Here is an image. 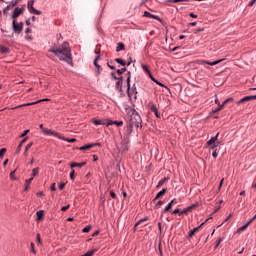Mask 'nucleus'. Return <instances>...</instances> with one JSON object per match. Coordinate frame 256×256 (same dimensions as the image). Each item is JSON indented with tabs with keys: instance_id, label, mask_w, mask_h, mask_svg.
I'll return each mask as SVG.
<instances>
[{
	"instance_id": "obj_58",
	"label": "nucleus",
	"mask_w": 256,
	"mask_h": 256,
	"mask_svg": "<svg viewBox=\"0 0 256 256\" xmlns=\"http://www.w3.org/2000/svg\"><path fill=\"white\" fill-rule=\"evenodd\" d=\"M189 16L192 17V19H197V15L194 13H190Z\"/></svg>"
},
{
	"instance_id": "obj_33",
	"label": "nucleus",
	"mask_w": 256,
	"mask_h": 256,
	"mask_svg": "<svg viewBox=\"0 0 256 256\" xmlns=\"http://www.w3.org/2000/svg\"><path fill=\"white\" fill-rule=\"evenodd\" d=\"M39 174V167H36L32 170V177H36Z\"/></svg>"
},
{
	"instance_id": "obj_29",
	"label": "nucleus",
	"mask_w": 256,
	"mask_h": 256,
	"mask_svg": "<svg viewBox=\"0 0 256 256\" xmlns=\"http://www.w3.org/2000/svg\"><path fill=\"white\" fill-rule=\"evenodd\" d=\"M167 181H169V178H164V179L160 180L157 187H163L165 185V183H167Z\"/></svg>"
},
{
	"instance_id": "obj_50",
	"label": "nucleus",
	"mask_w": 256,
	"mask_h": 256,
	"mask_svg": "<svg viewBox=\"0 0 256 256\" xmlns=\"http://www.w3.org/2000/svg\"><path fill=\"white\" fill-rule=\"evenodd\" d=\"M59 189H60V191H63V189H65V183H60L59 184Z\"/></svg>"
},
{
	"instance_id": "obj_62",
	"label": "nucleus",
	"mask_w": 256,
	"mask_h": 256,
	"mask_svg": "<svg viewBox=\"0 0 256 256\" xmlns=\"http://www.w3.org/2000/svg\"><path fill=\"white\" fill-rule=\"evenodd\" d=\"M179 211H180L179 208H176V209L172 212V214H173V215H177V213H179Z\"/></svg>"
},
{
	"instance_id": "obj_42",
	"label": "nucleus",
	"mask_w": 256,
	"mask_h": 256,
	"mask_svg": "<svg viewBox=\"0 0 256 256\" xmlns=\"http://www.w3.org/2000/svg\"><path fill=\"white\" fill-rule=\"evenodd\" d=\"M89 231H91V226H86L83 228L82 233H89Z\"/></svg>"
},
{
	"instance_id": "obj_6",
	"label": "nucleus",
	"mask_w": 256,
	"mask_h": 256,
	"mask_svg": "<svg viewBox=\"0 0 256 256\" xmlns=\"http://www.w3.org/2000/svg\"><path fill=\"white\" fill-rule=\"evenodd\" d=\"M223 60H216L213 62L207 61V60H197L196 63L197 65H210V66H215V65H219V63H221Z\"/></svg>"
},
{
	"instance_id": "obj_53",
	"label": "nucleus",
	"mask_w": 256,
	"mask_h": 256,
	"mask_svg": "<svg viewBox=\"0 0 256 256\" xmlns=\"http://www.w3.org/2000/svg\"><path fill=\"white\" fill-rule=\"evenodd\" d=\"M51 191H57V187L55 186V183H53L52 185H51Z\"/></svg>"
},
{
	"instance_id": "obj_49",
	"label": "nucleus",
	"mask_w": 256,
	"mask_h": 256,
	"mask_svg": "<svg viewBox=\"0 0 256 256\" xmlns=\"http://www.w3.org/2000/svg\"><path fill=\"white\" fill-rule=\"evenodd\" d=\"M255 220H256V215H255L252 219H250V220L246 223V225L249 226V224H251V223L254 222Z\"/></svg>"
},
{
	"instance_id": "obj_5",
	"label": "nucleus",
	"mask_w": 256,
	"mask_h": 256,
	"mask_svg": "<svg viewBox=\"0 0 256 256\" xmlns=\"http://www.w3.org/2000/svg\"><path fill=\"white\" fill-rule=\"evenodd\" d=\"M13 31L18 35L23 31V22L17 23L16 20L12 21Z\"/></svg>"
},
{
	"instance_id": "obj_14",
	"label": "nucleus",
	"mask_w": 256,
	"mask_h": 256,
	"mask_svg": "<svg viewBox=\"0 0 256 256\" xmlns=\"http://www.w3.org/2000/svg\"><path fill=\"white\" fill-rule=\"evenodd\" d=\"M42 101H49V99H42V100H38L36 102H32V103H27V104H23V105H20L18 107H29L31 105H37V103H42Z\"/></svg>"
},
{
	"instance_id": "obj_3",
	"label": "nucleus",
	"mask_w": 256,
	"mask_h": 256,
	"mask_svg": "<svg viewBox=\"0 0 256 256\" xmlns=\"http://www.w3.org/2000/svg\"><path fill=\"white\" fill-rule=\"evenodd\" d=\"M127 95L129 99L137 100V86H135V84H133L132 87H131V82L127 84Z\"/></svg>"
},
{
	"instance_id": "obj_46",
	"label": "nucleus",
	"mask_w": 256,
	"mask_h": 256,
	"mask_svg": "<svg viewBox=\"0 0 256 256\" xmlns=\"http://www.w3.org/2000/svg\"><path fill=\"white\" fill-rule=\"evenodd\" d=\"M233 101V98H227L224 102L223 105H227V103H231Z\"/></svg>"
},
{
	"instance_id": "obj_34",
	"label": "nucleus",
	"mask_w": 256,
	"mask_h": 256,
	"mask_svg": "<svg viewBox=\"0 0 256 256\" xmlns=\"http://www.w3.org/2000/svg\"><path fill=\"white\" fill-rule=\"evenodd\" d=\"M247 227H249V224H245L242 227L238 228V230H237L238 233H241V232L245 231V229H247Z\"/></svg>"
},
{
	"instance_id": "obj_26",
	"label": "nucleus",
	"mask_w": 256,
	"mask_h": 256,
	"mask_svg": "<svg viewBox=\"0 0 256 256\" xmlns=\"http://www.w3.org/2000/svg\"><path fill=\"white\" fill-rule=\"evenodd\" d=\"M115 62L119 63V65H122V67H125V65H127V62H125V60H123L121 58H116Z\"/></svg>"
},
{
	"instance_id": "obj_15",
	"label": "nucleus",
	"mask_w": 256,
	"mask_h": 256,
	"mask_svg": "<svg viewBox=\"0 0 256 256\" xmlns=\"http://www.w3.org/2000/svg\"><path fill=\"white\" fill-rule=\"evenodd\" d=\"M85 165H87V162H81V163H77V162H73L70 164V167L73 169L75 167H85Z\"/></svg>"
},
{
	"instance_id": "obj_54",
	"label": "nucleus",
	"mask_w": 256,
	"mask_h": 256,
	"mask_svg": "<svg viewBox=\"0 0 256 256\" xmlns=\"http://www.w3.org/2000/svg\"><path fill=\"white\" fill-rule=\"evenodd\" d=\"M28 133H29V130H25V131L21 134L20 137H25L26 135H28Z\"/></svg>"
},
{
	"instance_id": "obj_37",
	"label": "nucleus",
	"mask_w": 256,
	"mask_h": 256,
	"mask_svg": "<svg viewBox=\"0 0 256 256\" xmlns=\"http://www.w3.org/2000/svg\"><path fill=\"white\" fill-rule=\"evenodd\" d=\"M125 71H127V68L118 69V70L116 71V73H117L118 75H123V74L125 73Z\"/></svg>"
},
{
	"instance_id": "obj_12",
	"label": "nucleus",
	"mask_w": 256,
	"mask_h": 256,
	"mask_svg": "<svg viewBox=\"0 0 256 256\" xmlns=\"http://www.w3.org/2000/svg\"><path fill=\"white\" fill-rule=\"evenodd\" d=\"M106 125L107 127H109V125H116L117 127H122L123 121L106 120Z\"/></svg>"
},
{
	"instance_id": "obj_63",
	"label": "nucleus",
	"mask_w": 256,
	"mask_h": 256,
	"mask_svg": "<svg viewBox=\"0 0 256 256\" xmlns=\"http://www.w3.org/2000/svg\"><path fill=\"white\" fill-rule=\"evenodd\" d=\"M161 205H163V201H158L156 207H161Z\"/></svg>"
},
{
	"instance_id": "obj_51",
	"label": "nucleus",
	"mask_w": 256,
	"mask_h": 256,
	"mask_svg": "<svg viewBox=\"0 0 256 256\" xmlns=\"http://www.w3.org/2000/svg\"><path fill=\"white\" fill-rule=\"evenodd\" d=\"M183 0H168V3H181Z\"/></svg>"
},
{
	"instance_id": "obj_55",
	"label": "nucleus",
	"mask_w": 256,
	"mask_h": 256,
	"mask_svg": "<svg viewBox=\"0 0 256 256\" xmlns=\"http://www.w3.org/2000/svg\"><path fill=\"white\" fill-rule=\"evenodd\" d=\"M10 179H15V170L10 173Z\"/></svg>"
},
{
	"instance_id": "obj_36",
	"label": "nucleus",
	"mask_w": 256,
	"mask_h": 256,
	"mask_svg": "<svg viewBox=\"0 0 256 256\" xmlns=\"http://www.w3.org/2000/svg\"><path fill=\"white\" fill-rule=\"evenodd\" d=\"M0 52H1V53H9V48L4 47V46H1V47H0Z\"/></svg>"
},
{
	"instance_id": "obj_38",
	"label": "nucleus",
	"mask_w": 256,
	"mask_h": 256,
	"mask_svg": "<svg viewBox=\"0 0 256 256\" xmlns=\"http://www.w3.org/2000/svg\"><path fill=\"white\" fill-rule=\"evenodd\" d=\"M21 149H23V145L22 144H19L16 151H15V154L16 155H19V153H21Z\"/></svg>"
},
{
	"instance_id": "obj_32",
	"label": "nucleus",
	"mask_w": 256,
	"mask_h": 256,
	"mask_svg": "<svg viewBox=\"0 0 256 256\" xmlns=\"http://www.w3.org/2000/svg\"><path fill=\"white\" fill-rule=\"evenodd\" d=\"M5 153H7V148H2L0 150V159H3V157L5 156Z\"/></svg>"
},
{
	"instance_id": "obj_11",
	"label": "nucleus",
	"mask_w": 256,
	"mask_h": 256,
	"mask_svg": "<svg viewBox=\"0 0 256 256\" xmlns=\"http://www.w3.org/2000/svg\"><path fill=\"white\" fill-rule=\"evenodd\" d=\"M205 225V222H203L201 225H199L198 227L190 230L189 234H188V238L191 239V237H193V235H195L199 229H201L203 226Z\"/></svg>"
},
{
	"instance_id": "obj_47",
	"label": "nucleus",
	"mask_w": 256,
	"mask_h": 256,
	"mask_svg": "<svg viewBox=\"0 0 256 256\" xmlns=\"http://www.w3.org/2000/svg\"><path fill=\"white\" fill-rule=\"evenodd\" d=\"M70 179L73 181L75 179V170H72L70 173Z\"/></svg>"
},
{
	"instance_id": "obj_18",
	"label": "nucleus",
	"mask_w": 256,
	"mask_h": 256,
	"mask_svg": "<svg viewBox=\"0 0 256 256\" xmlns=\"http://www.w3.org/2000/svg\"><path fill=\"white\" fill-rule=\"evenodd\" d=\"M174 203H177V200L173 199L163 210L162 213H167V211H169L171 209V207H173Z\"/></svg>"
},
{
	"instance_id": "obj_27",
	"label": "nucleus",
	"mask_w": 256,
	"mask_h": 256,
	"mask_svg": "<svg viewBox=\"0 0 256 256\" xmlns=\"http://www.w3.org/2000/svg\"><path fill=\"white\" fill-rule=\"evenodd\" d=\"M32 181H33V177H31L25 181V191H27V189H29V185H31Z\"/></svg>"
},
{
	"instance_id": "obj_60",
	"label": "nucleus",
	"mask_w": 256,
	"mask_h": 256,
	"mask_svg": "<svg viewBox=\"0 0 256 256\" xmlns=\"http://www.w3.org/2000/svg\"><path fill=\"white\" fill-rule=\"evenodd\" d=\"M193 207H195V205H192V206H190V207L186 208V209H185V210H186V212H187V213H189V211H191V209H193Z\"/></svg>"
},
{
	"instance_id": "obj_28",
	"label": "nucleus",
	"mask_w": 256,
	"mask_h": 256,
	"mask_svg": "<svg viewBox=\"0 0 256 256\" xmlns=\"http://www.w3.org/2000/svg\"><path fill=\"white\" fill-rule=\"evenodd\" d=\"M45 214V212L43 210H39L36 215H37V219L39 221H41V219H43V215Z\"/></svg>"
},
{
	"instance_id": "obj_64",
	"label": "nucleus",
	"mask_w": 256,
	"mask_h": 256,
	"mask_svg": "<svg viewBox=\"0 0 256 256\" xmlns=\"http://www.w3.org/2000/svg\"><path fill=\"white\" fill-rule=\"evenodd\" d=\"M201 31H204V29H203V28H202V29H196V30L194 31V33H195V34L201 33Z\"/></svg>"
},
{
	"instance_id": "obj_22",
	"label": "nucleus",
	"mask_w": 256,
	"mask_h": 256,
	"mask_svg": "<svg viewBox=\"0 0 256 256\" xmlns=\"http://www.w3.org/2000/svg\"><path fill=\"white\" fill-rule=\"evenodd\" d=\"M219 137V133L216 134V136L212 137L208 142L207 145H214V143L217 141Z\"/></svg>"
},
{
	"instance_id": "obj_19",
	"label": "nucleus",
	"mask_w": 256,
	"mask_h": 256,
	"mask_svg": "<svg viewBox=\"0 0 256 256\" xmlns=\"http://www.w3.org/2000/svg\"><path fill=\"white\" fill-rule=\"evenodd\" d=\"M144 17H149L150 19H156V21H159V16L153 15L148 11L144 12Z\"/></svg>"
},
{
	"instance_id": "obj_61",
	"label": "nucleus",
	"mask_w": 256,
	"mask_h": 256,
	"mask_svg": "<svg viewBox=\"0 0 256 256\" xmlns=\"http://www.w3.org/2000/svg\"><path fill=\"white\" fill-rule=\"evenodd\" d=\"M248 5L249 7H253L255 5V0L250 1Z\"/></svg>"
},
{
	"instance_id": "obj_9",
	"label": "nucleus",
	"mask_w": 256,
	"mask_h": 256,
	"mask_svg": "<svg viewBox=\"0 0 256 256\" xmlns=\"http://www.w3.org/2000/svg\"><path fill=\"white\" fill-rule=\"evenodd\" d=\"M149 109L152 110V112L155 114L157 119H161V114L159 113L157 106L153 102L149 103Z\"/></svg>"
},
{
	"instance_id": "obj_7",
	"label": "nucleus",
	"mask_w": 256,
	"mask_h": 256,
	"mask_svg": "<svg viewBox=\"0 0 256 256\" xmlns=\"http://www.w3.org/2000/svg\"><path fill=\"white\" fill-rule=\"evenodd\" d=\"M43 134L44 135H54V137H57L58 139H65V137L61 136V134H59L58 132H55L53 130L50 129H43Z\"/></svg>"
},
{
	"instance_id": "obj_20",
	"label": "nucleus",
	"mask_w": 256,
	"mask_h": 256,
	"mask_svg": "<svg viewBox=\"0 0 256 256\" xmlns=\"http://www.w3.org/2000/svg\"><path fill=\"white\" fill-rule=\"evenodd\" d=\"M100 57H101V55H97L95 60H94V65L98 69L97 75H99V73H100L99 71H101V66L99 64H97V61H99Z\"/></svg>"
},
{
	"instance_id": "obj_17",
	"label": "nucleus",
	"mask_w": 256,
	"mask_h": 256,
	"mask_svg": "<svg viewBox=\"0 0 256 256\" xmlns=\"http://www.w3.org/2000/svg\"><path fill=\"white\" fill-rule=\"evenodd\" d=\"M95 145L97 144H87V145L81 146L79 149L80 151H88V149H93Z\"/></svg>"
},
{
	"instance_id": "obj_8",
	"label": "nucleus",
	"mask_w": 256,
	"mask_h": 256,
	"mask_svg": "<svg viewBox=\"0 0 256 256\" xmlns=\"http://www.w3.org/2000/svg\"><path fill=\"white\" fill-rule=\"evenodd\" d=\"M25 11L24 8H19L16 7L13 11V14L11 16V18L13 19V21H15L17 19V17H19L23 12Z\"/></svg>"
},
{
	"instance_id": "obj_31",
	"label": "nucleus",
	"mask_w": 256,
	"mask_h": 256,
	"mask_svg": "<svg viewBox=\"0 0 256 256\" xmlns=\"http://www.w3.org/2000/svg\"><path fill=\"white\" fill-rule=\"evenodd\" d=\"M145 221H149V217H144L142 219H140L136 224L135 227L141 225V223L145 222Z\"/></svg>"
},
{
	"instance_id": "obj_1",
	"label": "nucleus",
	"mask_w": 256,
	"mask_h": 256,
	"mask_svg": "<svg viewBox=\"0 0 256 256\" xmlns=\"http://www.w3.org/2000/svg\"><path fill=\"white\" fill-rule=\"evenodd\" d=\"M49 51L50 53H54L56 57H59L60 61H66V63H71V61H73L71 48H69L68 42H63V44L59 47L52 46Z\"/></svg>"
},
{
	"instance_id": "obj_39",
	"label": "nucleus",
	"mask_w": 256,
	"mask_h": 256,
	"mask_svg": "<svg viewBox=\"0 0 256 256\" xmlns=\"http://www.w3.org/2000/svg\"><path fill=\"white\" fill-rule=\"evenodd\" d=\"M30 245H31V253H33V255H37V251H35V244L32 242Z\"/></svg>"
},
{
	"instance_id": "obj_13",
	"label": "nucleus",
	"mask_w": 256,
	"mask_h": 256,
	"mask_svg": "<svg viewBox=\"0 0 256 256\" xmlns=\"http://www.w3.org/2000/svg\"><path fill=\"white\" fill-rule=\"evenodd\" d=\"M19 3V0H12L10 4L4 9V11H9V9H13L17 4Z\"/></svg>"
},
{
	"instance_id": "obj_4",
	"label": "nucleus",
	"mask_w": 256,
	"mask_h": 256,
	"mask_svg": "<svg viewBox=\"0 0 256 256\" xmlns=\"http://www.w3.org/2000/svg\"><path fill=\"white\" fill-rule=\"evenodd\" d=\"M33 5H35V0H30L28 1L27 7H28V11L30 13H32L33 15H41V11L37 10L33 7Z\"/></svg>"
},
{
	"instance_id": "obj_35",
	"label": "nucleus",
	"mask_w": 256,
	"mask_h": 256,
	"mask_svg": "<svg viewBox=\"0 0 256 256\" xmlns=\"http://www.w3.org/2000/svg\"><path fill=\"white\" fill-rule=\"evenodd\" d=\"M62 141H67V143H75V141H77V139H75V138H71V139L64 138V139H62Z\"/></svg>"
},
{
	"instance_id": "obj_44",
	"label": "nucleus",
	"mask_w": 256,
	"mask_h": 256,
	"mask_svg": "<svg viewBox=\"0 0 256 256\" xmlns=\"http://www.w3.org/2000/svg\"><path fill=\"white\" fill-rule=\"evenodd\" d=\"M112 63H113V61H110L107 63V65H108L109 69H112V71H114L115 66H113Z\"/></svg>"
},
{
	"instance_id": "obj_2",
	"label": "nucleus",
	"mask_w": 256,
	"mask_h": 256,
	"mask_svg": "<svg viewBox=\"0 0 256 256\" xmlns=\"http://www.w3.org/2000/svg\"><path fill=\"white\" fill-rule=\"evenodd\" d=\"M141 123H143V120L141 119V116L137 111L132 110L131 111V116H130V127H141Z\"/></svg>"
},
{
	"instance_id": "obj_45",
	"label": "nucleus",
	"mask_w": 256,
	"mask_h": 256,
	"mask_svg": "<svg viewBox=\"0 0 256 256\" xmlns=\"http://www.w3.org/2000/svg\"><path fill=\"white\" fill-rule=\"evenodd\" d=\"M36 242H37L38 244H41V234H37V236H36Z\"/></svg>"
},
{
	"instance_id": "obj_40",
	"label": "nucleus",
	"mask_w": 256,
	"mask_h": 256,
	"mask_svg": "<svg viewBox=\"0 0 256 256\" xmlns=\"http://www.w3.org/2000/svg\"><path fill=\"white\" fill-rule=\"evenodd\" d=\"M150 79H152V81L154 83H156L157 85H160V87H163V84H161V82L157 81V79H155L153 76H150Z\"/></svg>"
},
{
	"instance_id": "obj_43",
	"label": "nucleus",
	"mask_w": 256,
	"mask_h": 256,
	"mask_svg": "<svg viewBox=\"0 0 256 256\" xmlns=\"http://www.w3.org/2000/svg\"><path fill=\"white\" fill-rule=\"evenodd\" d=\"M222 241H223L222 238H218L217 241H216L215 247H216V248L219 247V245H221Z\"/></svg>"
},
{
	"instance_id": "obj_21",
	"label": "nucleus",
	"mask_w": 256,
	"mask_h": 256,
	"mask_svg": "<svg viewBox=\"0 0 256 256\" xmlns=\"http://www.w3.org/2000/svg\"><path fill=\"white\" fill-rule=\"evenodd\" d=\"M116 51L117 53H119V51H125V44L123 42H119L117 44Z\"/></svg>"
},
{
	"instance_id": "obj_56",
	"label": "nucleus",
	"mask_w": 256,
	"mask_h": 256,
	"mask_svg": "<svg viewBox=\"0 0 256 256\" xmlns=\"http://www.w3.org/2000/svg\"><path fill=\"white\" fill-rule=\"evenodd\" d=\"M217 150H214L213 153H212V157H214V159H217Z\"/></svg>"
},
{
	"instance_id": "obj_48",
	"label": "nucleus",
	"mask_w": 256,
	"mask_h": 256,
	"mask_svg": "<svg viewBox=\"0 0 256 256\" xmlns=\"http://www.w3.org/2000/svg\"><path fill=\"white\" fill-rule=\"evenodd\" d=\"M110 196L112 197V199H117V194H115V192L110 191Z\"/></svg>"
},
{
	"instance_id": "obj_23",
	"label": "nucleus",
	"mask_w": 256,
	"mask_h": 256,
	"mask_svg": "<svg viewBox=\"0 0 256 256\" xmlns=\"http://www.w3.org/2000/svg\"><path fill=\"white\" fill-rule=\"evenodd\" d=\"M142 69L143 71H145V73H147V75H149V77H152L153 74H151V70H149V67L145 64H142Z\"/></svg>"
},
{
	"instance_id": "obj_25",
	"label": "nucleus",
	"mask_w": 256,
	"mask_h": 256,
	"mask_svg": "<svg viewBox=\"0 0 256 256\" xmlns=\"http://www.w3.org/2000/svg\"><path fill=\"white\" fill-rule=\"evenodd\" d=\"M92 123L94 125H105V120H96V119H92Z\"/></svg>"
},
{
	"instance_id": "obj_30",
	"label": "nucleus",
	"mask_w": 256,
	"mask_h": 256,
	"mask_svg": "<svg viewBox=\"0 0 256 256\" xmlns=\"http://www.w3.org/2000/svg\"><path fill=\"white\" fill-rule=\"evenodd\" d=\"M31 147H33V142H30L29 144L26 145L25 152H24L25 156H27V151H29Z\"/></svg>"
},
{
	"instance_id": "obj_24",
	"label": "nucleus",
	"mask_w": 256,
	"mask_h": 256,
	"mask_svg": "<svg viewBox=\"0 0 256 256\" xmlns=\"http://www.w3.org/2000/svg\"><path fill=\"white\" fill-rule=\"evenodd\" d=\"M247 101H251V96H245L244 98L240 99L237 103L241 105V103H247Z\"/></svg>"
},
{
	"instance_id": "obj_10",
	"label": "nucleus",
	"mask_w": 256,
	"mask_h": 256,
	"mask_svg": "<svg viewBox=\"0 0 256 256\" xmlns=\"http://www.w3.org/2000/svg\"><path fill=\"white\" fill-rule=\"evenodd\" d=\"M116 91H118V93H123V78L122 76L118 78V81L116 82Z\"/></svg>"
},
{
	"instance_id": "obj_52",
	"label": "nucleus",
	"mask_w": 256,
	"mask_h": 256,
	"mask_svg": "<svg viewBox=\"0 0 256 256\" xmlns=\"http://www.w3.org/2000/svg\"><path fill=\"white\" fill-rule=\"evenodd\" d=\"M111 77L114 79V81H119V78L115 76L114 72L111 73Z\"/></svg>"
},
{
	"instance_id": "obj_41",
	"label": "nucleus",
	"mask_w": 256,
	"mask_h": 256,
	"mask_svg": "<svg viewBox=\"0 0 256 256\" xmlns=\"http://www.w3.org/2000/svg\"><path fill=\"white\" fill-rule=\"evenodd\" d=\"M127 85H129L131 83V72H127Z\"/></svg>"
},
{
	"instance_id": "obj_16",
	"label": "nucleus",
	"mask_w": 256,
	"mask_h": 256,
	"mask_svg": "<svg viewBox=\"0 0 256 256\" xmlns=\"http://www.w3.org/2000/svg\"><path fill=\"white\" fill-rule=\"evenodd\" d=\"M165 193H167V189L164 188L156 194L154 201H157V199H161V197H163V195H165Z\"/></svg>"
},
{
	"instance_id": "obj_57",
	"label": "nucleus",
	"mask_w": 256,
	"mask_h": 256,
	"mask_svg": "<svg viewBox=\"0 0 256 256\" xmlns=\"http://www.w3.org/2000/svg\"><path fill=\"white\" fill-rule=\"evenodd\" d=\"M69 205H67V206H63L62 208H61V211H67V209H69Z\"/></svg>"
},
{
	"instance_id": "obj_59",
	"label": "nucleus",
	"mask_w": 256,
	"mask_h": 256,
	"mask_svg": "<svg viewBox=\"0 0 256 256\" xmlns=\"http://www.w3.org/2000/svg\"><path fill=\"white\" fill-rule=\"evenodd\" d=\"M25 143H27V137L20 142V145H25Z\"/></svg>"
}]
</instances>
